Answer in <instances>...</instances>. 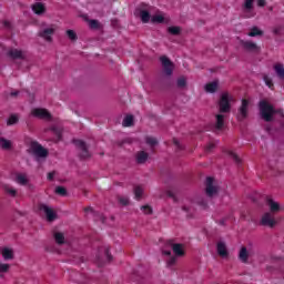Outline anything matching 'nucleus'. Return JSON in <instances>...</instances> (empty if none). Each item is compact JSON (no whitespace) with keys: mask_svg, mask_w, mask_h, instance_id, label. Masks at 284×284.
<instances>
[{"mask_svg":"<svg viewBox=\"0 0 284 284\" xmlns=\"http://www.w3.org/2000/svg\"><path fill=\"white\" fill-rule=\"evenodd\" d=\"M261 119L266 123H272V121H278L280 125L284 123L283 110L274 109V105L267 100H261L258 103Z\"/></svg>","mask_w":284,"mask_h":284,"instance_id":"f257e3e1","label":"nucleus"},{"mask_svg":"<svg viewBox=\"0 0 284 284\" xmlns=\"http://www.w3.org/2000/svg\"><path fill=\"white\" fill-rule=\"evenodd\" d=\"M73 143L80 151L79 156L81 161H88V159H92V153H90L88 144L83 140H73Z\"/></svg>","mask_w":284,"mask_h":284,"instance_id":"f03ea898","label":"nucleus"},{"mask_svg":"<svg viewBox=\"0 0 284 284\" xmlns=\"http://www.w3.org/2000/svg\"><path fill=\"white\" fill-rule=\"evenodd\" d=\"M230 101H232V98H230V93H222L220 102H219V108L220 112L225 114L232 110V105L230 104Z\"/></svg>","mask_w":284,"mask_h":284,"instance_id":"7ed1b4c3","label":"nucleus"},{"mask_svg":"<svg viewBox=\"0 0 284 284\" xmlns=\"http://www.w3.org/2000/svg\"><path fill=\"white\" fill-rule=\"evenodd\" d=\"M31 116L40 119L42 121H52V114L48 109L36 108L31 111Z\"/></svg>","mask_w":284,"mask_h":284,"instance_id":"20e7f679","label":"nucleus"},{"mask_svg":"<svg viewBox=\"0 0 284 284\" xmlns=\"http://www.w3.org/2000/svg\"><path fill=\"white\" fill-rule=\"evenodd\" d=\"M276 223L274 214L268 212L264 213L260 221V225H263L264 227H275Z\"/></svg>","mask_w":284,"mask_h":284,"instance_id":"39448f33","label":"nucleus"},{"mask_svg":"<svg viewBox=\"0 0 284 284\" xmlns=\"http://www.w3.org/2000/svg\"><path fill=\"white\" fill-rule=\"evenodd\" d=\"M160 61L163 65V70L166 77H172V73L174 72V63H172V60L165 55H162Z\"/></svg>","mask_w":284,"mask_h":284,"instance_id":"423d86ee","label":"nucleus"},{"mask_svg":"<svg viewBox=\"0 0 284 284\" xmlns=\"http://www.w3.org/2000/svg\"><path fill=\"white\" fill-rule=\"evenodd\" d=\"M206 189V196H209L210 199H212V196H216V194H219V189L216 186H214V178H206V182H205Z\"/></svg>","mask_w":284,"mask_h":284,"instance_id":"0eeeda50","label":"nucleus"},{"mask_svg":"<svg viewBox=\"0 0 284 284\" xmlns=\"http://www.w3.org/2000/svg\"><path fill=\"white\" fill-rule=\"evenodd\" d=\"M242 10L245 19H252L254 17V0H245Z\"/></svg>","mask_w":284,"mask_h":284,"instance_id":"6e6552de","label":"nucleus"},{"mask_svg":"<svg viewBox=\"0 0 284 284\" xmlns=\"http://www.w3.org/2000/svg\"><path fill=\"white\" fill-rule=\"evenodd\" d=\"M31 150L36 156H39L40 159H45L48 156V150L42 148L41 144L38 142H32L31 143Z\"/></svg>","mask_w":284,"mask_h":284,"instance_id":"1a4fd4ad","label":"nucleus"},{"mask_svg":"<svg viewBox=\"0 0 284 284\" xmlns=\"http://www.w3.org/2000/svg\"><path fill=\"white\" fill-rule=\"evenodd\" d=\"M39 210L41 212H44L45 216H47V221H49L50 223H52V221H55L57 219V212H54V210H52V207L45 205V204H40L39 205Z\"/></svg>","mask_w":284,"mask_h":284,"instance_id":"9d476101","label":"nucleus"},{"mask_svg":"<svg viewBox=\"0 0 284 284\" xmlns=\"http://www.w3.org/2000/svg\"><path fill=\"white\" fill-rule=\"evenodd\" d=\"M247 108H250V100L243 99L237 114L240 121H245V119H247Z\"/></svg>","mask_w":284,"mask_h":284,"instance_id":"9b49d317","label":"nucleus"},{"mask_svg":"<svg viewBox=\"0 0 284 284\" xmlns=\"http://www.w3.org/2000/svg\"><path fill=\"white\" fill-rule=\"evenodd\" d=\"M7 57L12 59L13 61H17V59H20L21 61H26V52L19 49H10L7 52Z\"/></svg>","mask_w":284,"mask_h":284,"instance_id":"f8f14e48","label":"nucleus"},{"mask_svg":"<svg viewBox=\"0 0 284 284\" xmlns=\"http://www.w3.org/2000/svg\"><path fill=\"white\" fill-rule=\"evenodd\" d=\"M166 245L169 247H172L173 253L175 254V256H185V250L183 244H175L172 240H169L166 242Z\"/></svg>","mask_w":284,"mask_h":284,"instance_id":"ddd939ff","label":"nucleus"},{"mask_svg":"<svg viewBox=\"0 0 284 284\" xmlns=\"http://www.w3.org/2000/svg\"><path fill=\"white\" fill-rule=\"evenodd\" d=\"M241 45L246 52H255L256 54L261 52V47H257V44L252 41L242 40Z\"/></svg>","mask_w":284,"mask_h":284,"instance_id":"4468645a","label":"nucleus"},{"mask_svg":"<svg viewBox=\"0 0 284 284\" xmlns=\"http://www.w3.org/2000/svg\"><path fill=\"white\" fill-rule=\"evenodd\" d=\"M55 29L54 28H47L42 31L39 32V37H41L42 39H44V41H48L49 43H51L52 41V36L54 34Z\"/></svg>","mask_w":284,"mask_h":284,"instance_id":"2eb2a0df","label":"nucleus"},{"mask_svg":"<svg viewBox=\"0 0 284 284\" xmlns=\"http://www.w3.org/2000/svg\"><path fill=\"white\" fill-rule=\"evenodd\" d=\"M266 205H268L271 210V212H268L270 214H278V212H281V204L272 199L266 200Z\"/></svg>","mask_w":284,"mask_h":284,"instance_id":"dca6fc26","label":"nucleus"},{"mask_svg":"<svg viewBox=\"0 0 284 284\" xmlns=\"http://www.w3.org/2000/svg\"><path fill=\"white\" fill-rule=\"evenodd\" d=\"M223 128H225V115L217 114L214 132H221V130H223Z\"/></svg>","mask_w":284,"mask_h":284,"instance_id":"f3484780","label":"nucleus"},{"mask_svg":"<svg viewBox=\"0 0 284 284\" xmlns=\"http://www.w3.org/2000/svg\"><path fill=\"white\" fill-rule=\"evenodd\" d=\"M32 11L36 14H45V4L41 2H36L34 4L31 6Z\"/></svg>","mask_w":284,"mask_h":284,"instance_id":"a211bd4d","label":"nucleus"},{"mask_svg":"<svg viewBox=\"0 0 284 284\" xmlns=\"http://www.w3.org/2000/svg\"><path fill=\"white\" fill-rule=\"evenodd\" d=\"M0 252L4 261H12V258H14V251H12V248H0Z\"/></svg>","mask_w":284,"mask_h":284,"instance_id":"6ab92c4d","label":"nucleus"},{"mask_svg":"<svg viewBox=\"0 0 284 284\" xmlns=\"http://www.w3.org/2000/svg\"><path fill=\"white\" fill-rule=\"evenodd\" d=\"M150 155L148 154V152L145 151H139L135 155V159H136V163L139 165H143V163H145L148 161V158Z\"/></svg>","mask_w":284,"mask_h":284,"instance_id":"aec40b11","label":"nucleus"},{"mask_svg":"<svg viewBox=\"0 0 284 284\" xmlns=\"http://www.w3.org/2000/svg\"><path fill=\"white\" fill-rule=\"evenodd\" d=\"M217 254H219V256H222V258H225V256L229 255L227 245H225L224 242H219L217 243Z\"/></svg>","mask_w":284,"mask_h":284,"instance_id":"412c9836","label":"nucleus"},{"mask_svg":"<svg viewBox=\"0 0 284 284\" xmlns=\"http://www.w3.org/2000/svg\"><path fill=\"white\" fill-rule=\"evenodd\" d=\"M273 70L275 71L278 79H281L283 81L284 80V65H283V63L274 64Z\"/></svg>","mask_w":284,"mask_h":284,"instance_id":"4be33fe9","label":"nucleus"},{"mask_svg":"<svg viewBox=\"0 0 284 284\" xmlns=\"http://www.w3.org/2000/svg\"><path fill=\"white\" fill-rule=\"evenodd\" d=\"M0 148L1 150H6V151L12 150V141L6 138H0Z\"/></svg>","mask_w":284,"mask_h":284,"instance_id":"5701e85b","label":"nucleus"},{"mask_svg":"<svg viewBox=\"0 0 284 284\" xmlns=\"http://www.w3.org/2000/svg\"><path fill=\"white\" fill-rule=\"evenodd\" d=\"M239 258L242 263H247V260L250 258V253L247 252V247L243 246L240 250Z\"/></svg>","mask_w":284,"mask_h":284,"instance_id":"b1692460","label":"nucleus"},{"mask_svg":"<svg viewBox=\"0 0 284 284\" xmlns=\"http://www.w3.org/2000/svg\"><path fill=\"white\" fill-rule=\"evenodd\" d=\"M216 90H219V82L216 81L210 82L205 85V91L210 92L211 94H214Z\"/></svg>","mask_w":284,"mask_h":284,"instance_id":"393cba45","label":"nucleus"},{"mask_svg":"<svg viewBox=\"0 0 284 284\" xmlns=\"http://www.w3.org/2000/svg\"><path fill=\"white\" fill-rule=\"evenodd\" d=\"M44 132H52L55 136L61 141V134H63V130L58 126H51L49 129H44Z\"/></svg>","mask_w":284,"mask_h":284,"instance_id":"a878e982","label":"nucleus"},{"mask_svg":"<svg viewBox=\"0 0 284 284\" xmlns=\"http://www.w3.org/2000/svg\"><path fill=\"white\" fill-rule=\"evenodd\" d=\"M16 181H17V183H19V185H28V183H29L28 175H26L23 173H19L16 176Z\"/></svg>","mask_w":284,"mask_h":284,"instance_id":"bb28decb","label":"nucleus"},{"mask_svg":"<svg viewBox=\"0 0 284 284\" xmlns=\"http://www.w3.org/2000/svg\"><path fill=\"white\" fill-rule=\"evenodd\" d=\"M123 128H132L134 125V115H126L122 122Z\"/></svg>","mask_w":284,"mask_h":284,"instance_id":"cd10ccee","label":"nucleus"},{"mask_svg":"<svg viewBox=\"0 0 284 284\" xmlns=\"http://www.w3.org/2000/svg\"><path fill=\"white\" fill-rule=\"evenodd\" d=\"M53 236L58 245H63V243H65V236L63 235V233L55 232Z\"/></svg>","mask_w":284,"mask_h":284,"instance_id":"c85d7f7f","label":"nucleus"},{"mask_svg":"<svg viewBox=\"0 0 284 284\" xmlns=\"http://www.w3.org/2000/svg\"><path fill=\"white\" fill-rule=\"evenodd\" d=\"M263 30L258 29V27H253L248 32V37H263Z\"/></svg>","mask_w":284,"mask_h":284,"instance_id":"c756f323","label":"nucleus"},{"mask_svg":"<svg viewBox=\"0 0 284 284\" xmlns=\"http://www.w3.org/2000/svg\"><path fill=\"white\" fill-rule=\"evenodd\" d=\"M168 32L173 37H179V34H181V27H169Z\"/></svg>","mask_w":284,"mask_h":284,"instance_id":"7c9ffc66","label":"nucleus"},{"mask_svg":"<svg viewBox=\"0 0 284 284\" xmlns=\"http://www.w3.org/2000/svg\"><path fill=\"white\" fill-rule=\"evenodd\" d=\"M19 123V115L11 114L7 121V125H17Z\"/></svg>","mask_w":284,"mask_h":284,"instance_id":"2f4dec72","label":"nucleus"},{"mask_svg":"<svg viewBox=\"0 0 284 284\" xmlns=\"http://www.w3.org/2000/svg\"><path fill=\"white\" fill-rule=\"evenodd\" d=\"M140 17H141V20H142L143 23H149L150 22V12L149 11L142 10L140 12Z\"/></svg>","mask_w":284,"mask_h":284,"instance_id":"473e14b6","label":"nucleus"},{"mask_svg":"<svg viewBox=\"0 0 284 284\" xmlns=\"http://www.w3.org/2000/svg\"><path fill=\"white\" fill-rule=\"evenodd\" d=\"M55 194H59V196H68V189L64 186H57Z\"/></svg>","mask_w":284,"mask_h":284,"instance_id":"72a5a7b5","label":"nucleus"},{"mask_svg":"<svg viewBox=\"0 0 284 284\" xmlns=\"http://www.w3.org/2000/svg\"><path fill=\"white\" fill-rule=\"evenodd\" d=\"M67 37L70 39V41H77V39H79L77 32H74L72 29L67 30Z\"/></svg>","mask_w":284,"mask_h":284,"instance_id":"f704fd0d","label":"nucleus"},{"mask_svg":"<svg viewBox=\"0 0 284 284\" xmlns=\"http://www.w3.org/2000/svg\"><path fill=\"white\" fill-rule=\"evenodd\" d=\"M134 195H135V199L138 200V201H141V196H143V187H141V186H135L134 187Z\"/></svg>","mask_w":284,"mask_h":284,"instance_id":"c9c22d12","label":"nucleus"},{"mask_svg":"<svg viewBox=\"0 0 284 284\" xmlns=\"http://www.w3.org/2000/svg\"><path fill=\"white\" fill-rule=\"evenodd\" d=\"M151 21L152 23H163V21H165V17L161 14H155L152 17Z\"/></svg>","mask_w":284,"mask_h":284,"instance_id":"e433bc0d","label":"nucleus"},{"mask_svg":"<svg viewBox=\"0 0 284 284\" xmlns=\"http://www.w3.org/2000/svg\"><path fill=\"white\" fill-rule=\"evenodd\" d=\"M89 26L92 30H99V28H101L99 20H90Z\"/></svg>","mask_w":284,"mask_h":284,"instance_id":"4c0bfd02","label":"nucleus"},{"mask_svg":"<svg viewBox=\"0 0 284 284\" xmlns=\"http://www.w3.org/2000/svg\"><path fill=\"white\" fill-rule=\"evenodd\" d=\"M283 24L274 27L273 34H275L276 37H281L283 34Z\"/></svg>","mask_w":284,"mask_h":284,"instance_id":"58836bf2","label":"nucleus"},{"mask_svg":"<svg viewBox=\"0 0 284 284\" xmlns=\"http://www.w3.org/2000/svg\"><path fill=\"white\" fill-rule=\"evenodd\" d=\"M145 141L148 145H150L151 148H154V145L159 144V141H156V138L146 136Z\"/></svg>","mask_w":284,"mask_h":284,"instance_id":"ea45409f","label":"nucleus"},{"mask_svg":"<svg viewBox=\"0 0 284 284\" xmlns=\"http://www.w3.org/2000/svg\"><path fill=\"white\" fill-rule=\"evenodd\" d=\"M176 83L178 88H185V85H187V79H185V77H180Z\"/></svg>","mask_w":284,"mask_h":284,"instance_id":"a19ab883","label":"nucleus"},{"mask_svg":"<svg viewBox=\"0 0 284 284\" xmlns=\"http://www.w3.org/2000/svg\"><path fill=\"white\" fill-rule=\"evenodd\" d=\"M227 154L235 163H241V158L236 153L229 151Z\"/></svg>","mask_w":284,"mask_h":284,"instance_id":"79ce46f5","label":"nucleus"},{"mask_svg":"<svg viewBox=\"0 0 284 284\" xmlns=\"http://www.w3.org/2000/svg\"><path fill=\"white\" fill-rule=\"evenodd\" d=\"M263 80H264V82L266 83V85H267L268 88H271V90L274 89V82H272V79H271L270 77L264 75V77H263Z\"/></svg>","mask_w":284,"mask_h":284,"instance_id":"37998d69","label":"nucleus"},{"mask_svg":"<svg viewBox=\"0 0 284 284\" xmlns=\"http://www.w3.org/2000/svg\"><path fill=\"white\" fill-rule=\"evenodd\" d=\"M4 192H7V194H10V196H17V190H14L10 186H6Z\"/></svg>","mask_w":284,"mask_h":284,"instance_id":"c03bdc74","label":"nucleus"},{"mask_svg":"<svg viewBox=\"0 0 284 284\" xmlns=\"http://www.w3.org/2000/svg\"><path fill=\"white\" fill-rule=\"evenodd\" d=\"M125 143H132V139H124V140H122V141H119V142H116V146L118 148H123V145H125Z\"/></svg>","mask_w":284,"mask_h":284,"instance_id":"a18cd8bd","label":"nucleus"},{"mask_svg":"<svg viewBox=\"0 0 284 284\" xmlns=\"http://www.w3.org/2000/svg\"><path fill=\"white\" fill-rule=\"evenodd\" d=\"M166 263L169 267H172V265H176V256H171Z\"/></svg>","mask_w":284,"mask_h":284,"instance_id":"49530a36","label":"nucleus"},{"mask_svg":"<svg viewBox=\"0 0 284 284\" xmlns=\"http://www.w3.org/2000/svg\"><path fill=\"white\" fill-rule=\"evenodd\" d=\"M10 264H0V273L9 272Z\"/></svg>","mask_w":284,"mask_h":284,"instance_id":"de8ad7c7","label":"nucleus"},{"mask_svg":"<svg viewBox=\"0 0 284 284\" xmlns=\"http://www.w3.org/2000/svg\"><path fill=\"white\" fill-rule=\"evenodd\" d=\"M119 203H121V205H128L130 203V200H128V197H123V196H120L118 199Z\"/></svg>","mask_w":284,"mask_h":284,"instance_id":"09e8293b","label":"nucleus"},{"mask_svg":"<svg viewBox=\"0 0 284 284\" xmlns=\"http://www.w3.org/2000/svg\"><path fill=\"white\" fill-rule=\"evenodd\" d=\"M142 212L144 214H152V207L150 205L142 206Z\"/></svg>","mask_w":284,"mask_h":284,"instance_id":"8fccbe9b","label":"nucleus"},{"mask_svg":"<svg viewBox=\"0 0 284 284\" xmlns=\"http://www.w3.org/2000/svg\"><path fill=\"white\" fill-rule=\"evenodd\" d=\"M214 148H216V145L213 143V142H210L206 148H205V151L206 152H210L211 150H214Z\"/></svg>","mask_w":284,"mask_h":284,"instance_id":"3c124183","label":"nucleus"},{"mask_svg":"<svg viewBox=\"0 0 284 284\" xmlns=\"http://www.w3.org/2000/svg\"><path fill=\"white\" fill-rule=\"evenodd\" d=\"M104 254L109 262L112 261V254H110V248H108V247L104 248Z\"/></svg>","mask_w":284,"mask_h":284,"instance_id":"603ef678","label":"nucleus"},{"mask_svg":"<svg viewBox=\"0 0 284 284\" xmlns=\"http://www.w3.org/2000/svg\"><path fill=\"white\" fill-rule=\"evenodd\" d=\"M173 143H174V145H176V148H179V150H183V145H181V143L179 142V140L173 139Z\"/></svg>","mask_w":284,"mask_h":284,"instance_id":"864d4df0","label":"nucleus"},{"mask_svg":"<svg viewBox=\"0 0 284 284\" xmlns=\"http://www.w3.org/2000/svg\"><path fill=\"white\" fill-rule=\"evenodd\" d=\"M83 211H84L85 213L90 212L91 214H95L94 209H92L91 206L84 207Z\"/></svg>","mask_w":284,"mask_h":284,"instance_id":"5fc2aeb1","label":"nucleus"},{"mask_svg":"<svg viewBox=\"0 0 284 284\" xmlns=\"http://www.w3.org/2000/svg\"><path fill=\"white\" fill-rule=\"evenodd\" d=\"M266 3H267V2H265V0H257V6H258L260 8H265Z\"/></svg>","mask_w":284,"mask_h":284,"instance_id":"6e6d98bb","label":"nucleus"},{"mask_svg":"<svg viewBox=\"0 0 284 284\" xmlns=\"http://www.w3.org/2000/svg\"><path fill=\"white\" fill-rule=\"evenodd\" d=\"M54 174H55L54 171L48 173V180H49V181H54Z\"/></svg>","mask_w":284,"mask_h":284,"instance_id":"4d7b16f0","label":"nucleus"},{"mask_svg":"<svg viewBox=\"0 0 284 284\" xmlns=\"http://www.w3.org/2000/svg\"><path fill=\"white\" fill-rule=\"evenodd\" d=\"M199 205L203 206V209L205 210V207H207V202H205L204 200L197 202Z\"/></svg>","mask_w":284,"mask_h":284,"instance_id":"13d9d810","label":"nucleus"},{"mask_svg":"<svg viewBox=\"0 0 284 284\" xmlns=\"http://www.w3.org/2000/svg\"><path fill=\"white\" fill-rule=\"evenodd\" d=\"M4 28H7L8 30H10V28H12V24L9 21H4L3 22Z\"/></svg>","mask_w":284,"mask_h":284,"instance_id":"bf43d9fd","label":"nucleus"},{"mask_svg":"<svg viewBox=\"0 0 284 284\" xmlns=\"http://www.w3.org/2000/svg\"><path fill=\"white\" fill-rule=\"evenodd\" d=\"M166 196H169L170 199H175L174 192L172 191H166Z\"/></svg>","mask_w":284,"mask_h":284,"instance_id":"052dcab7","label":"nucleus"},{"mask_svg":"<svg viewBox=\"0 0 284 284\" xmlns=\"http://www.w3.org/2000/svg\"><path fill=\"white\" fill-rule=\"evenodd\" d=\"M163 254H164L165 256H172V251H163Z\"/></svg>","mask_w":284,"mask_h":284,"instance_id":"680f3d73","label":"nucleus"},{"mask_svg":"<svg viewBox=\"0 0 284 284\" xmlns=\"http://www.w3.org/2000/svg\"><path fill=\"white\" fill-rule=\"evenodd\" d=\"M11 97H19V91L11 92Z\"/></svg>","mask_w":284,"mask_h":284,"instance_id":"e2e57ef3","label":"nucleus"},{"mask_svg":"<svg viewBox=\"0 0 284 284\" xmlns=\"http://www.w3.org/2000/svg\"><path fill=\"white\" fill-rule=\"evenodd\" d=\"M182 210H184V212H187V209H186V206H183V207H182Z\"/></svg>","mask_w":284,"mask_h":284,"instance_id":"0e129e2a","label":"nucleus"},{"mask_svg":"<svg viewBox=\"0 0 284 284\" xmlns=\"http://www.w3.org/2000/svg\"><path fill=\"white\" fill-rule=\"evenodd\" d=\"M223 223H224V222H223V221H221V224H222V225H223Z\"/></svg>","mask_w":284,"mask_h":284,"instance_id":"69168bd1","label":"nucleus"}]
</instances>
